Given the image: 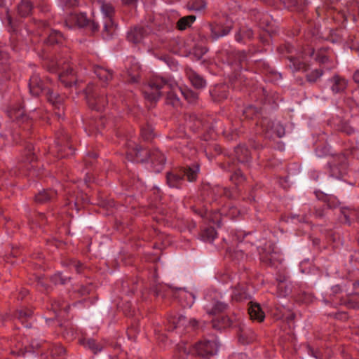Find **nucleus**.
<instances>
[{
	"label": "nucleus",
	"instance_id": "obj_21",
	"mask_svg": "<svg viewBox=\"0 0 359 359\" xmlns=\"http://www.w3.org/2000/svg\"><path fill=\"white\" fill-rule=\"evenodd\" d=\"M147 29L143 27H134L127 34L128 41L135 44L141 43L147 35Z\"/></svg>",
	"mask_w": 359,
	"mask_h": 359
},
{
	"label": "nucleus",
	"instance_id": "obj_18",
	"mask_svg": "<svg viewBox=\"0 0 359 359\" xmlns=\"http://www.w3.org/2000/svg\"><path fill=\"white\" fill-rule=\"evenodd\" d=\"M238 338L240 344L245 345L254 341L256 334L251 329L244 325H239L238 330Z\"/></svg>",
	"mask_w": 359,
	"mask_h": 359
},
{
	"label": "nucleus",
	"instance_id": "obj_50",
	"mask_svg": "<svg viewBox=\"0 0 359 359\" xmlns=\"http://www.w3.org/2000/svg\"><path fill=\"white\" fill-rule=\"evenodd\" d=\"M262 92L263 94V97L262 98V102L277 105V102L279 99L278 94L273 93L270 95L268 91L264 88H262Z\"/></svg>",
	"mask_w": 359,
	"mask_h": 359
},
{
	"label": "nucleus",
	"instance_id": "obj_19",
	"mask_svg": "<svg viewBox=\"0 0 359 359\" xmlns=\"http://www.w3.org/2000/svg\"><path fill=\"white\" fill-rule=\"evenodd\" d=\"M175 144L177 145V149L182 152V155L189 158L193 156L195 150L193 148L192 142L186 137L175 138Z\"/></svg>",
	"mask_w": 359,
	"mask_h": 359
},
{
	"label": "nucleus",
	"instance_id": "obj_28",
	"mask_svg": "<svg viewBox=\"0 0 359 359\" xmlns=\"http://www.w3.org/2000/svg\"><path fill=\"white\" fill-rule=\"evenodd\" d=\"M65 40L63 34L57 30L52 29L49 32L44 43L48 46L62 44Z\"/></svg>",
	"mask_w": 359,
	"mask_h": 359
},
{
	"label": "nucleus",
	"instance_id": "obj_17",
	"mask_svg": "<svg viewBox=\"0 0 359 359\" xmlns=\"http://www.w3.org/2000/svg\"><path fill=\"white\" fill-rule=\"evenodd\" d=\"M152 164L154 171L160 172L166 163V157L158 149L151 150L150 158H149Z\"/></svg>",
	"mask_w": 359,
	"mask_h": 359
},
{
	"label": "nucleus",
	"instance_id": "obj_22",
	"mask_svg": "<svg viewBox=\"0 0 359 359\" xmlns=\"http://www.w3.org/2000/svg\"><path fill=\"white\" fill-rule=\"evenodd\" d=\"M208 27L211 32L212 40H216L219 37L227 35L231 30V26H223L217 23H209Z\"/></svg>",
	"mask_w": 359,
	"mask_h": 359
},
{
	"label": "nucleus",
	"instance_id": "obj_15",
	"mask_svg": "<svg viewBox=\"0 0 359 359\" xmlns=\"http://www.w3.org/2000/svg\"><path fill=\"white\" fill-rule=\"evenodd\" d=\"M151 150L141 146H136L127 153V158L132 161L143 163L150 158Z\"/></svg>",
	"mask_w": 359,
	"mask_h": 359
},
{
	"label": "nucleus",
	"instance_id": "obj_45",
	"mask_svg": "<svg viewBox=\"0 0 359 359\" xmlns=\"http://www.w3.org/2000/svg\"><path fill=\"white\" fill-rule=\"evenodd\" d=\"M317 198L324 202L326 208H336L339 205V201L335 198L328 197L324 195L323 193H316Z\"/></svg>",
	"mask_w": 359,
	"mask_h": 359
},
{
	"label": "nucleus",
	"instance_id": "obj_13",
	"mask_svg": "<svg viewBox=\"0 0 359 359\" xmlns=\"http://www.w3.org/2000/svg\"><path fill=\"white\" fill-rule=\"evenodd\" d=\"M73 20L79 27H88L93 33L98 32L100 27V22L97 18L93 16L92 20H89L83 13L74 14Z\"/></svg>",
	"mask_w": 359,
	"mask_h": 359
},
{
	"label": "nucleus",
	"instance_id": "obj_20",
	"mask_svg": "<svg viewBox=\"0 0 359 359\" xmlns=\"http://www.w3.org/2000/svg\"><path fill=\"white\" fill-rule=\"evenodd\" d=\"M330 89L334 94L343 93L347 88V81L339 74H334L329 79Z\"/></svg>",
	"mask_w": 359,
	"mask_h": 359
},
{
	"label": "nucleus",
	"instance_id": "obj_41",
	"mask_svg": "<svg viewBox=\"0 0 359 359\" xmlns=\"http://www.w3.org/2000/svg\"><path fill=\"white\" fill-rule=\"evenodd\" d=\"M33 348H34L32 346V348H28L26 346H24V345L22 343L18 342L13 346H11V353L18 356L25 355V353L27 352L34 351Z\"/></svg>",
	"mask_w": 359,
	"mask_h": 359
},
{
	"label": "nucleus",
	"instance_id": "obj_56",
	"mask_svg": "<svg viewBox=\"0 0 359 359\" xmlns=\"http://www.w3.org/2000/svg\"><path fill=\"white\" fill-rule=\"evenodd\" d=\"M350 268L352 271L359 272V251H355L350 256Z\"/></svg>",
	"mask_w": 359,
	"mask_h": 359
},
{
	"label": "nucleus",
	"instance_id": "obj_16",
	"mask_svg": "<svg viewBox=\"0 0 359 359\" xmlns=\"http://www.w3.org/2000/svg\"><path fill=\"white\" fill-rule=\"evenodd\" d=\"M221 167L224 170L232 172V175L230 177V180L236 185L245 181V176L242 173L241 170L236 168L234 161L223 163L221 164Z\"/></svg>",
	"mask_w": 359,
	"mask_h": 359
},
{
	"label": "nucleus",
	"instance_id": "obj_25",
	"mask_svg": "<svg viewBox=\"0 0 359 359\" xmlns=\"http://www.w3.org/2000/svg\"><path fill=\"white\" fill-rule=\"evenodd\" d=\"M229 306L226 303L212 299V301L207 304L205 306L207 313L209 315H215L226 311Z\"/></svg>",
	"mask_w": 359,
	"mask_h": 359
},
{
	"label": "nucleus",
	"instance_id": "obj_30",
	"mask_svg": "<svg viewBox=\"0 0 359 359\" xmlns=\"http://www.w3.org/2000/svg\"><path fill=\"white\" fill-rule=\"evenodd\" d=\"M210 95L215 102H221L228 97V92L225 86H217L210 90Z\"/></svg>",
	"mask_w": 359,
	"mask_h": 359
},
{
	"label": "nucleus",
	"instance_id": "obj_62",
	"mask_svg": "<svg viewBox=\"0 0 359 359\" xmlns=\"http://www.w3.org/2000/svg\"><path fill=\"white\" fill-rule=\"evenodd\" d=\"M327 48H320L318 50L315 60L321 64L327 63L329 61V57L326 55Z\"/></svg>",
	"mask_w": 359,
	"mask_h": 359
},
{
	"label": "nucleus",
	"instance_id": "obj_32",
	"mask_svg": "<svg viewBox=\"0 0 359 359\" xmlns=\"http://www.w3.org/2000/svg\"><path fill=\"white\" fill-rule=\"evenodd\" d=\"M253 31L252 29L243 27L235 34V39L238 42H245L246 40H250L253 38Z\"/></svg>",
	"mask_w": 359,
	"mask_h": 359
},
{
	"label": "nucleus",
	"instance_id": "obj_55",
	"mask_svg": "<svg viewBox=\"0 0 359 359\" xmlns=\"http://www.w3.org/2000/svg\"><path fill=\"white\" fill-rule=\"evenodd\" d=\"M189 10L201 11L205 7V3L203 0H191L187 5Z\"/></svg>",
	"mask_w": 359,
	"mask_h": 359
},
{
	"label": "nucleus",
	"instance_id": "obj_4",
	"mask_svg": "<svg viewBox=\"0 0 359 359\" xmlns=\"http://www.w3.org/2000/svg\"><path fill=\"white\" fill-rule=\"evenodd\" d=\"M60 65V62L52 60L46 64V69L50 73H57L60 71L57 75L59 81L65 87L71 88L77 81L76 72L69 64L65 65L61 69Z\"/></svg>",
	"mask_w": 359,
	"mask_h": 359
},
{
	"label": "nucleus",
	"instance_id": "obj_61",
	"mask_svg": "<svg viewBox=\"0 0 359 359\" xmlns=\"http://www.w3.org/2000/svg\"><path fill=\"white\" fill-rule=\"evenodd\" d=\"M50 280L55 285H65L71 280V278L65 277L62 276V273H57L51 276Z\"/></svg>",
	"mask_w": 359,
	"mask_h": 359
},
{
	"label": "nucleus",
	"instance_id": "obj_12",
	"mask_svg": "<svg viewBox=\"0 0 359 359\" xmlns=\"http://www.w3.org/2000/svg\"><path fill=\"white\" fill-rule=\"evenodd\" d=\"M44 95L48 102H49L55 107V115L57 116L58 118H63L65 115L63 97L57 93H53L50 88H48V90L46 91Z\"/></svg>",
	"mask_w": 359,
	"mask_h": 359
},
{
	"label": "nucleus",
	"instance_id": "obj_46",
	"mask_svg": "<svg viewBox=\"0 0 359 359\" xmlns=\"http://www.w3.org/2000/svg\"><path fill=\"white\" fill-rule=\"evenodd\" d=\"M68 205H70L72 203H74V205L76 210H79L81 208V206L82 203H87L88 202V197L86 194H83V193H78L76 196L73 197L71 196V198H68Z\"/></svg>",
	"mask_w": 359,
	"mask_h": 359
},
{
	"label": "nucleus",
	"instance_id": "obj_3",
	"mask_svg": "<svg viewBox=\"0 0 359 359\" xmlns=\"http://www.w3.org/2000/svg\"><path fill=\"white\" fill-rule=\"evenodd\" d=\"M199 165L177 168L166 173V183L170 188L180 189L184 183V178L190 182H196L199 172Z\"/></svg>",
	"mask_w": 359,
	"mask_h": 359
},
{
	"label": "nucleus",
	"instance_id": "obj_60",
	"mask_svg": "<svg viewBox=\"0 0 359 359\" xmlns=\"http://www.w3.org/2000/svg\"><path fill=\"white\" fill-rule=\"evenodd\" d=\"M323 74V70L321 69H316L311 73L306 74V81L309 83H315Z\"/></svg>",
	"mask_w": 359,
	"mask_h": 359
},
{
	"label": "nucleus",
	"instance_id": "obj_24",
	"mask_svg": "<svg viewBox=\"0 0 359 359\" xmlns=\"http://www.w3.org/2000/svg\"><path fill=\"white\" fill-rule=\"evenodd\" d=\"M34 147L32 144H29L25 148V162H27L28 164H26V168L29 170V175H35V165L34 163L36 160V157L35 156V154L34 152Z\"/></svg>",
	"mask_w": 359,
	"mask_h": 359
},
{
	"label": "nucleus",
	"instance_id": "obj_31",
	"mask_svg": "<svg viewBox=\"0 0 359 359\" xmlns=\"http://www.w3.org/2000/svg\"><path fill=\"white\" fill-rule=\"evenodd\" d=\"M284 6L291 11H302L306 6V0H279Z\"/></svg>",
	"mask_w": 359,
	"mask_h": 359
},
{
	"label": "nucleus",
	"instance_id": "obj_40",
	"mask_svg": "<svg viewBox=\"0 0 359 359\" xmlns=\"http://www.w3.org/2000/svg\"><path fill=\"white\" fill-rule=\"evenodd\" d=\"M94 72L100 80L107 82L112 79V72L102 67H95Z\"/></svg>",
	"mask_w": 359,
	"mask_h": 359
},
{
	"label": "nucleus",
	"instance_id": "obj_26",
	"mask_svg": "<svg viewBox=\"0 0 359 359\" xmlns=\"http://www.w3.org/2000/svg\"><path fill=\"white\" fill-rule=\"evenodd\" d=\"M248 304L250 305L248 307V314L250 319L262 322L264 320L265 314L262 310L260 305L252 302H250Z\"/></svg>",
	"mask_w": 359,
	"mask_h": 359
},
{
	"label": "nucleus",
	"instance_id": "obj_36",
	"mask_svg": "<svg viewBox=\"0 0 359 359\" xmlns=\"http://www.w3.org/2000/svg\"><path fill=\"white\" fill-rule=\"evenodd\" d=\"M79 342L81 344H82L85 347L91 350L94 354H96L98 352H100L103 348V346L100 344H97L95 340L93 339L83 338V339H80Z\"/></svg>",
	"mask_w": 359,
	"mask_h": 359
},
{
	"label": "nucleus",
	"instance_id": "obj_6",
	"mask_svg": "<svg viewBox=\"0 0 359 359\" xmlns=\"http://www.w3.org/2000/svg\"><path fill=\"white\" fill-rule=\"evenodd\" d=\"M70 137L68 133L61 129L56 133L55 149L57 157L62 158L72 155L74 153V148L70 142Z\"/></svg>",
	"mask_w": 359,
	"mask_h": 359
},
{
	"label": "nucleus",
	"instance_id": "obj_53",
	"mask_svg": "<svg viewBox=\"0 0 359 359\" xmlns=\"http://www.w3.org/2000/svg\"><path fill=\"white\" fill-rule=\"evenodd\" d=\"M285 278L283 280H280L278 285V292L280 296L286 297L291 292V287L290 285H286L285 283Z\"/></svg>",
	"mask_w": 359,
	"mask_h": 359
},
{
	"label": "nucleus",
	"instance_id": "obj_1",
	"mask_svg": "<svg viewBox=\"0 0 359 359\" xmlns=\"http://www.w3.org/2000/svg\"><path fill=\"white\" fill-rule=\"evenodd\" d=\"M149 90L145 91V97L151 101L157 100L163 93H166V104L177 108L181 105L180 100L177 95V86H173L167 80L161 77H154L149 81Z\"/></svg>",
	"mask_w": 359,
	"mask_h": 359
},
{
	"label": "nucleus",
	"instance_id": "obj_27",
	"mask_svg": "<svg viewBox=\"0 0 359 359\" xmlns=\"http://www.w3.org/2000/svg\"><path fill=\"white\" fill-rule=\"evenodd\" d=\"M187 75L195 88L202 89L205 87L206 81L197 72L190 69L187 72Z\"/></svg>",
	"mask_w": 359,
	"mask_h": 359
},
{
	"label": "nucleus",
	"instance_id": "obj_48",
	"mask_svg": "<svg viewBox=\"0 0 359 359\" xmlns=\"http://www.w3.org/2000/svg\"><path fill=\"white\" fill-rule=\"evenodd\" d=\"M51 309L55 313V316H57V312L59 311L61 312L62 311H64V312L67 313L69 309V304L63 300H54L51 303Z\"/></svg>",
	"mask_w": 359,
	"mask_h": 359
},
{
	"label": "nucleus",
	"instance_id": "obj_11",
	"mask_svg": "<svg viewBox=\"0 0 359 359\" xmlns=\"http://www.w3.org/2000/svg\"><path fill=\"white\" fill-rule=\"evenodd\" d=\"M49 82H50V79H46L43 80L39 74H34L32 75L29 80L30 94L34 97H38L41 94L44 95L48 88H49Z\"/></svg>",
	"mask_w": 359,
	"mask_h": 359
},
{
	"label": "nucleus",
	"instance_id": "obj_54",
	"mask_svg": "<svg viewBox=\"0 0 359 359\" xmlns=\"http://www.w3.org/2000/svg\"><path fill=\"white\" fill-rule=\"evenodd\" d=\"M141 136L145 141L151 140L154 137L152 127L149 125L143 126L141 129Z\"/></svg>",
	"mask_w": 359,
	"mask_h": 359
},
{
	"label": "nucleus",
	"instance_id": "obj_52",
	"mask_svg": "<svg viewBox=\"0 0 359 359\" xmlns=\"http://www.w3.org/2000/svg\"><path fill=\"white\" fill-rule=\"evenodd\" d=\"M277 50L280 55H283L287 58V55H292V53L294 51V48L290 43H285L279 46L277 48Z\"/></svg>",
	"mask_w": 359,
	"mask_h": 359
},
{
	"label": "nucleus",
	"instance_id": "obj_23",
	"mask_svg": "<svg viewBox=\"0 0 359 359\" xmlns=\"http://www.w3.org/2000/svg\"><path fill=\"white\" fill-rule=\"evenodd\" d=\"M57 196L55 190L52 189H43L36 194L34 200L37 203L43 204L53 201Z\"/></svg>",
	"mask_w": 359,
	"mask_h": 359
},
{
	"label": "nucleus",
	"instance_id": "obj_42",
	"mask_svg": "<svg viewBox=\"0 0 359 359\" xmlns=\"http://www.w3.org/2000/svg\"><path fill=\"white\" fill-rule=\"evenodd\" d=\"M33 316V311L27 308L17 310L14 313V317L20 320L22 324L28 321Z\"/></svg>",
	"mask_w": 359,
	"mask_h": 359
},
{
	"label": "nucleus",
	"instance_id": "obj_51",
	"mask_svg": "<svg viewBox=\"0 0 359 359\" xmlns=\"http://www.w3.org/2000/svg\"><path fill=\"white\" fill-rule=\"evenodd\" d=\"M247 299L248 294L246 293V291L243 287H240V286L235 287L232 294L233 300H235L236 302H241Z\"/></svg>",
	"mask_w": 359,
	"mask_h": 359
},
{
	"label": "nucleus",
	"instance_id": "obj_64",
	"mask_svg": "<svg viewBox=\"0 0 359 359\" xmlns=\"http://www.w3.org/2000/svg\"><path fill=\"white\" fill-rule=\"evenodd\" d=\"M345 304L348 308L359 309V299L356 294L350 296Z\"/></svg>",
	"mask_w": 359,
	"mask_h": 359
},
{
	"label": "nucleus",
	"instance_id": "obj_37",
	"mask_svg": "<svg viewBox=\"0 0 359 359\" xmlns=\"http://www.w3.org/2000/svg\"><path fill=\"white\" fill-rule=\"evenodd\" d=\"M212 327L216 330H222L231 327L233 320L228 316H222L219 319L212 320Z\"/></svg>",
	"mask_w": 359,
	"mask_h": 359
},
{
	"label": "nucleus",
	"instance_id": "obj_10",
	"mask_svg": "<svg viewBox=\"0 0 359 359\" xmlns=\"http://www.w3.org/2000/svg\"><path fill=\"white\" fill-rule=\"evenodd\" d=\"M263 132L269 137L273 135L280 138L285 135V129L280 122H274L267 118H263L259 123Z\"/></svg>",
	"mask_w": 359,
	"mask_h": 359
},
{
	"label": "nucleus",
	"instance_id": "obj_34",
	"mask_svg": "<svg viewBox=\"0 0 359 359\" xmlns=\"http://www.w3.org/2000/svg\"><path fill=\"white\" fill-rule=\"evenodd\" d=\"M33 9V4L29 0H21L18 5L17 11L21 17H27Z\"/></svg>",
	"mask_w": 359,
	"mask_h": 359
},
{
	"label": "nucleus",
	"instance_id": "obj_2",
	"mask_svg": "<svg viewBox=\"0 0 359 359\" xmlns=\"http://www.w3.org/2000/svg\"><path fill=\"white\" fill-rule=\"evenodd\" d=\"M219 345L216 340H202L194 346L188 343L181 342L177 345L175 356L177 359H196L194 354L209 358L217 354Z\"/></svg>",
	"mask_w": 359,
	"mask_h": 359
},
{
	"label": "nucleus",
	"instance_id": "obj_5",
	"mask_svg": "<svg viewBox=\"0 0 359 359\" xmlns=\"http://www.w3.org/2000/svg\"><path fill=\"white\" fill-rule=\"evenodd\" d=\"M85 93L87 103L92 109L101 111L108 103L105 93L93 83L88 84Z\"/></svg>",
	"mask_w": 359,
	"mask_h": 359
},
{
	"label": "nucleus",
	"instance_id": "obj_49",
	"mask_svg": "<svg viewBox=\"0 0 359 359\" xmlns=\"http://www.w3.org/2000/svg\"><path fill=\"white\" fill-rule=\"evenodd\" d=\"M341 217L340 218L342 222L350 224L351 222L354 219L355 212L353 210H350L346 208H342L340 209Z\"/></svg>",
	"mask_w": 359,
	"mask_h": 359
},
{
	"label": "nucleus",
	"instance_id": "obj_14",
	"mask_svg": "<svg viewBox=\"0 0 359 359\" xmlns=\"http://www.w3.org/2000/svg\"><path fill=\"white\" fill-rule=\"evenodd\" d=\"M228 62L234 67L235 71H241L247 65V55L245 51L233 50L227 55Z\"/></svg>",
	"mask_w": 359,
	"mask_h": 359
},
{
	"label": "nucleus",
	"instance_id": "obj_39",
	"mask_svg": "<svg viewBox=\"0 0 359 359\" xmlns=\"http://www.w3.org/2000/svg\"><path fill=\"white\" fill-rule=\"evenodd\" d=\"M128 79V82L131 83H138L140 81V67L138 65H133L132 67L127 70Z\"/></svg>",
	"mask_w": 359,
	"mask_h": 359
},
{
	"label": "nucleus",
	"instance_id": "obj_43",
	"mask_svg": "<svg viewBox=\"0 0 359 359\" xmlns=\"http://www.w3.org/2000/svg\"><path fill=\"white\" fill-rule=\"evenodd\" d=\"M195 20L196 16L192 15L182 17L177 21V28L179 30H185L188 27H191Z\"/></svg>",
	"mask_w": 359,
	"mask_h": 359
},
{
	"label": "nucleus",
	"instance_id": "obj_8",
	"mask_svg": "<svg viewBox=\"0 0 359 359\" xmlns=\"http://www.w3.org/2000/svg\"><path fill=\"white\" fill-rule=\"evenodd\" d=\"M198 325V322L195 318L188 319L182 315H170L167 319L166 329L168 331L181 330L182 332L189 327L194 330Z\"/></svg>",
	"mask_w": 359,
	"mask_h": 359
},
{
	"label": "nucleus",
	"instance_id": "obj_58",
	"mask_svg": "<svg viewBox=\"0 0 359 359\" xmlns=\"http://www.w3.org/2000/svg\"><path fill=\"white\" fill-rule=\"evenodd\" d=\"M50 355L53 358L61 357L65 353V348L57 344H53L50 348Z\"/></svg>",
	"mask_w": 359,
	"mask_h": 359
},
{
	"label": "nucleus",
	"instance_id": "obj_7",
	"mask_svg": "<svg viewBox=\"0 0 359 359\" xmlns=\"http://www.w3.org/2000/svg\"><path fill=\"white\" fill-rule=\"evenodd\" d=\"M101 11L103 14L102 18H97L100 22V25H103L102 37L104 39L110 38L115 31V26L112 20L114 13V8L110 4H102Z\"/></svg>",
	"mask_w": 359,
	"mask_h": 359
},
{
	"label": "nucleus",
	"instance_id": "obj_63",
	"mask_svg": "<svg viewBox=\"0 0 359 359\" xmlns=\"http://www.w3.org/2000/svg\"><path fill=\"white\" fill-rule=\"evenodd\" d=\"M47 222V218L44 215L43 213L41 212H34L32 215V222L36 223L39 226H41L46 224Z\"/></svg>",
	"mask_w": 359,
	"mask_h": 359
},
{
	"label": "nucleus",
	"instance_id": "obj_44",
	"mask_svg": "<svg viewBox=\"0 0 359 359\" xmlns=\"http://www.w3.org/2000/svg\"><path fill=\"white\" fill-rule=\"evenodd\" d=\"M217 236V232L215 228L212 226L207 227L204 229L201 233V238L205 242L211 243L214 241V239Z\"/></svg>",
	"mask_w": 359,
	"mask_h": 359
},
{
	"label": "nucleus",
	"instance_id": "obj_29",
	"mask_svg": "<svg viewBox=\"0 0 359 359\" xmlns=\"http://www.w3.org/2000/svg\"><path fill=\"white\" fill-rule=\"evenodd\" d=\"M8 115L11 120L17 121L18 123H24L28 120V118L25 114L24 109L21 107H13L9 109L8 111Z\"/></svg>",
	"mask_w": 359,
	"mask_h": 359
},
{
	"label": "nucleus",
	"instance_id": "obj_47",
	"mask_svg": "<svg viewBox=\"0 0 359 359\" xmlns=\"http://www.w3.org/2000/svg\"><path fill=\"white\" fill-rule=\"evenodd\" d=\"M178 92L180 93L190 103H194L198 100V95L197 93H195L192 90L184 88L177 89Z\"/></svg>",
	"mask_w": 359,
	"mask_h": 359
},
{
	"label": "nucleus",
	"instance_id": "obj_9",
	"mask_svg": "<svg viewBox=\"0 0 359 359\" xmlns=\"http://www.w3.org/2000/svg\"><path fill=\"white\" fill-rule=\"evenodd\" d=\"M315 51L313 48H309L308 53L304 50V52L299 56L287 55V59L288 63L287 67L292 72H305L309 69V64L304 60V55L308 54L309 56H313Z\"/></svg>",
	"mask_w": 359,
	"mask_h": 359
},
{
	"label": "nucleus",
	"instance_id": "obj_57",
	"mask_svg": "<svg viewBox=\"0 0 359 359\" xmlns=\"http://www.w3.org/2000/svg\"><path fill=\"white\" fill-rule=\"evenodd\" d=\"M259 114V110L252 105L247 107L243 112V115L247 119H252L256 117Z\"/></svg>",
	"mask_w": 359,
	"mask_h": 359
},
{
	"label": "nucleus",
	"instance_id": "obj_59",
	"mask_svg": "<svg viewBox=\"0 0 359 359\" xmlns=\"http://www.w3.org/2000/svg\"><path fill=\"white\" fill-rule=\"evenodd\" d=\"M70 269L74 268L78 273H81L83 269V264L78 260L69 259L64 262Z\"/></svg>",
	"mask_w": 359,
	"mask_h": 359
},
{
	"label": "nucleus",
	"instance_id": "obj_33",
	"mask_svg": "<svg viewBox=\"0 0 359 359\" xmlns=\"http://www.w3.org/2000/svg\"><path fill=\"white\" fill-rule=\"evenodd\" d=\"M234 151L237 160L241 163H248L251 159L249 149L244 146L236 147Z\"/></svg>",
	"mask_w": 359,
	"mask_h": 359
},
{
	"label": "nucleus",
	"instance_id": "obj_35",
	"mask_svg": "<svg viewBox=\"0 0 359 359\" xmlns=\"http://www.w3.org/2000/svg\"><path fill=\"white\" fill-rule=\"evenodd\" d=\"M259 254L261 261L269 265H273L275 261L277 259L278 255L273 250L272 251H266L265 249L262 248V251H259Z\"/></svg>",
	"mask_w": 359,
	"mask_h": 359
},
{
	"label": "nucleus",
	"instance_id": "obj_38",
	"mask_svg": "<svg viewBox=\"0 0 359 359\" xmlns=\"http://www.w3.org/2000/svg\"><path fill=\"white\" fill-rule=\"evenodd\" d=\"M211 192L218 196L223 195L230 199L235 198L236 196L235 190H231L226 187H215L211 189Z\"/></svg>",
	"mask_w": 359,
	"mask_h": 359
}]
</instances>
